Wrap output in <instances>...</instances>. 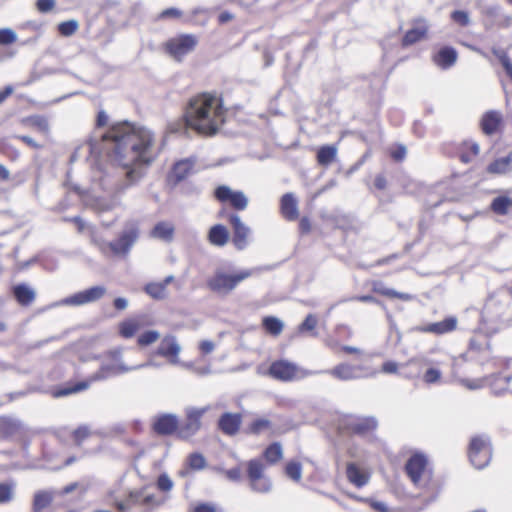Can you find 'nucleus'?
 Masks as SVG:
<instances>
[{
	"label": "nucleus",
	"instance_id": "f257e3e1",
	"mask_svg": "<svg viewBox=\"0 0 512 512\" xmlns=\"http://www.w3.org/2000/svg\"><path fill=\"white\" fill-rule=\"evenodd\" d=\"M89 153L125 169V180L117 184L115 195L94 198L91 209L99 217L112 212L120 205L119 195L136 185L145 175V167L151 165L160 153L154 133L129 122L114 124L99 137L93 136L87 144Z\"/></svg>",
	"mask_w": 512,
	"mask_h": 512
},
{
	"label": "nucleus",
	"instance_id": "f03ea898",
	"mask_svg": "<svg viewBox=\"0 0 512 512\" xmlns=\"http://www.w3.org/2000/svg\"><path fill=\"white\" fill-rule=\"evenodd\" d=\"M226 110L222 99L212 93H201L188 102L183 119L169 125L171 133L188 134L193 129L198 134L215 135L225 122Z\"/></svg>",
	"mask_w": 512,
	"mask_h": 512
},
{
	"label": "nucleus",
	"instance_id": "7ed1b4c3",
	"mask_svg": "<svg viewBox=\"0 0 512 512\" xmlns=\"http://www.w3.org/2000/svg\"><path fill=\"white\" fill-rule=\"evenodd\" d=\"M481 320L489 332H497L512 322V291L501 287L492 292L482 309Z\"/></svg>",
	"mask_w": 512,
	"mask_h": 512
},
{
	"label": "nucleus",
	"instance_id": "20e7f679",
	"mask_svg": "<svg viewBox=\"0 0 512 512\" xmlns=\"http://www.w3.org/2000/svg\"><path fill=\"white\" fill-rule=\"evenodd\" d=\"M405 472L413 485L420 489H429L432 473L427 469V458L421 453L413 454L405 464Z\"/></svg>",
	"mask_w": 512,
	"mask_h": 512
},
{
	"label": "nucleus",
	"instance_id": "39448f33",
	"mask_svg": "<svg viewBox=\"0 0 512 512\" xmlns=\"http://www.w3.org/2000/svg\"><path fill=\"white\" fill-rule=\"evenodd\" d=\"M140 235L139 224L135 220L126 221L118 237L109 242V249L115 256H127Z\"/></svg>",
	"mask_w": 512,
	"mask_h": 512
},
{
	"label": "nucleus",
	"instance_id": "423d86ee",
	"mask_svg": "<svg viewBox=\"0 0 512 512\" xmlns=\"http://www.w3.org/2000/svg\"><path fill=\"white\" fill-rule=\"evenodd\" d=\"M318 373L319 372L316 371L306 370L287 360L274 361L268 369V375L270 377L282 382L298 381Z\"/></svg>",
	"mask_w": 512,
	"mask_h": 512
},
{
	"label": "nucleus",
	"instance_id": "0eeeda50",
	"mask_svg": "<svg viewBox=\"0 0 512 512\" xmlns=\"http://www.w3.org/2000/svg\"><path fill=\"white\" fill-rule=\"evenodd\" d=\"M261 268L244 270L235 275H228L223 272H217L208 280V287L218 293H228L232 291L241 281L247 279L255 272L261 271Z\"/></svg>",
	"mask_w": 512,
	"mask_h": 512
},
{
	"label": "nucleus",
	"instance_id": "6e6552de",
	"mask_svg": "<svg viewBox=\"0 0 512 512\" xmlns=\"http://www.w3.org/2000/svg\"><path fill=\"white\" fill-rule=\"evenodd\" d=\"M472 465L477 469H483L491 460V443L487 436H475L471 439L468 451Z\"/></svg>",
	"mask_w": 512,
	"mask_h": 512
},
{
	"label": "nucleus",
	"instance_id": "1a4fd4ad",
	"mask_svg": "<svg viewBox=\"0 0 512 512\" xmlns=\"http://www.w3.org/2000/svg\"><path fill=\"white\" fill-rule=\"evenodd\" d=\"M210 410V406L185 408V421L177 430V436L181 439L193 437L202 427L201 419Z\"/></svg>",
	"mask_w": 512,
	"mask_h": 512
},
{
	"label": "nucleus",
	"instance_id": "9d476101",
	"mask_svg": "<svg viewBox=\"0 0 512 512\" xmlns=\"http://www.w3.org/2000/svg\"><path fill=\"white\" fill-rule=\"evenodd\" d=\"M197 44L193 35H180L168 40L165 44L166 51L176 60L181 61L188 53L192 52Z\"/></svg>",
	"mask_w": 512,
	"mask_h": 512
},
{
	"label": "nucleus",
	"instance_id": "9b49d317",
	"mask_svg": "<svg viewBox=\"0 0 512 512\" xmlns=\"http://www.w3.org/2000/svg\"><path fill=\"white\" fill-rule=\"evenodd\" d=\"M105 294L106 288L104 286H93L64 298L61 304L66 306H82L100 300Z\"/></svg>",
	"mask_w": 512,
	"mask_h": 512
},
{
	"label": "nucleus",
	"instance_id": "f8f14e48",
	"mask_svg": "<svg viewBox=\"0 0 512 512\" xmlns=\"http://www.w3.org/2000/svg\"><path fill=\"white\" fill-rule=\"evenodd\" d=\"M214 195L220 202H229L236 210H245L248 206V198L242 191H232L230 187L221 185L216 188Z\"/></svg>",
	"mask_w": 512,
	"mask_h": 512
},
{
	"label": "nucleus",
	"instance_id": "ddd939ff",
	"mask_svg": "<svg viewBox=\"0 0 512 512\" xmlns=\"http://www.w3.org/2000/svg\"><path fill=\"white\" fill-rule=\"evenodd\" d=\"M138 367H129L124 365L123 363H109L103 361L100 365V368L93 374H91L92 381H104L111 377L132 371L137 370Z\"/></svg>",
	"mask_w": 512,
	"mask_h": 512
},
{
	"label": "nucleus",
	"instance_id": "4468645a",
	"mask_svg": "<svg viewBox=\"0 0 512 512\" xmlns=\"http://www.w3.org/2000/svg\"><path fill=\"white\" fill-rule=\"evenodd\" d=\"M229 222L233 229V244L238 250H243L248 245V237L250 235V228L244 224L237 214L229 216Z\"/></svg>",
	"mask_w": 512,
	"mask_h": 512
},
{
	"label": "nucleus",
	"instance_id": "2eb2a0df",
	"mask_svg": "<svg viewBox=\"0 0 512 512\" xmlns=\"http://www.w3.org/2000/svg\"><path fill=\"white\" fill-rule=\"evenodd\" d=\"M412 24L413 27L405 33L402 39V46L404 47L413 45L424 39L428 32L429 24L425 18L414 19Z\"/></svg>",
	"mask_w": 512,
	"mask_h": 512
},
{
	"label": "nucleus",
	"instance_id": "dca6fc26",
	"mask_svg": "<svg viewBox=\"0 0 512 512\" xmlns=\"http://www.w3.org/2000/svg\"><path fill=\"white\" fill-rule=\"evenodd\" d=\"M197 163V158L194 156L181 159L177 161L172 168L170 173V179H172L175 184L185 180L192 173H194V167Z\"/></svg>",
	"mask_w": 512,
	"mask_h": 512
},
{
	"label": "nucleus",
	"instance_id": "f3484780",
	"mask_svg": "<svg viewBox=\"0 0 512 512\" xmlns=\"http://www.w3.org/2000/svg\"><path fill=\"white\" fill-rule=\"evenodd\" d=\"M181 351V347L178 344L176 337L173 335H167L165 336L162 341L160 342L156 354L170 358V363L172 364H178L179 359L178 355Z\"/></svg>",
	"mask_w": 512,
	"mask_h": 512
},
{
	"label": "nucleus",
	"instance_id": "a211bd4d",
	"mask_svg": "<svg viewBox=\"0 0 512 512\" xmlns=\"http://www.w3.org/2000/svg\"><path fill=\"white\" fill-rule=\"evenodd\" d=\"M242 424V415L240 413H223L218 420V428L227 436H234L239 432Z\"/></svg>",
	"mask_w": 512,
	"mask_h": 512
},
{
	"label": "nucleus",
	"instance_id": "6ab92c4d",
	"mask_svg": "<svg viewBox=\"0 0 512 512\" xmlns=\"http://www.w3.org/2000/svg\"><path fill=\"white\" fill-rule=\"evenodd\" d=\"M457 323V318L455 316H450L442 321L418 327L417 330L424 333L443 335L454 331L457 328Z\"/></svg>",
	"mask_w": 512,
	"mask_h": 512
},
{
	"label": "nucleus",
	"instance_id": "aec40b11",
	"mask_svg": "<svg viewBox=\"0 0 512 512\" xmlns=\"http://www.w3.org/2000/svg\"><path fill=\"white\" fill-rule=\"evenodd\" d=\"M178 428V418L174 414L161 415L153 424L154 431L159 435H171L172 433L177 432Z\"/></svg>",
	"mask_w": 512,
	"mask_h": 512
},
{
	"label": "nucleus",
	"instance_id": "412c9836",
	"mask_svg": "<svg viewBox=\"0 0 512 512\" xmlns=\"http://www.w3.org/2000/svg\"><path fill=\"white\" fill-rule=\"evenodd\" d=\"M280 209L286 220L294 221L298 218V202L293 193H286L281 197Z\"/></svg>",
	"mask_w": 512,
	"mask_h": 512
},
{
	"label": "nucleus",
	"instance_id": "4be33fe9",
	"mask_svg": "<svg viewBox=\"0 0 512 512\" xmlns=\"http://www.w3.org/2000/svg\"><path fill=\"white\" fill-rule=\"evenodd\" d=\"M486 379V384L491 387L494 394L500 395L505 391L512 393V375L495 374Z\"/></svg>",
	"mask_w": 512,
	"mask_h": 512
},
{
	"label": "nucleus",
	"instance_id": "5701e85b",
	"mask_svg": "<svg viewBox=\"0 0 512 512\" xmlns=\"http://www.w3.org/2000/svg\"><path fill=\"white\" fill-rule=\"evenodd\" d=\"M378 422L374 417L353 418L349 420V429L358 435H365L376 429Z\"/></svg>",
	"mask_w": 512,
	"mask_h": 512
},
{
	"label": "nucleus",
	"instance_id": "b1692460",
	"mask_svg": "<svg viewBox=\"0 0 512 512\" xmlns=\"http://www.w3.org/2000/svg\"><path fill=\"white\" fill-rule=\"evenodd\" d=\"M318 372H319L318 374L329 373L333 377H335L339 380H342V381L352 380V379H356L359 377V374L357 373L358 368L353 365L347 364V363H341V364L335 366L331 370L318 371Z\"/></svg>",
	"mask_w": 512,
	"mask_h": 512
},
{
	"label": "nucleus",
	"instance_id": "393cba45",
	"mask_svg": "<svg viewBox=\"0 0 512 512\" xmlns=\"http://www.w3.org/2000/svg\"><path fill=\"white\" fill-rule=\"evenodd\" d=\"M486 171L492 175H505L512 172V150L503 157L495 159L491 162Z\"/></svg>",
	"mask_w": 512,
	"mask_h": 512
},
{
	"label": "nucleus",
	"instance_id": "a878e982",
	"mask_svg": "<svg viewBox=\"0 0 512 512\" xmlns=\"http://www.w3.org/2000/svg\"><path fill=\"white\" fill-rule=\"evenodd\" d=\"M13 295L21 306L31 305L35 298V290L25 283L17 284L12 289Z\"/></svg>",
	"mask_w": 512,
	"mask_h": 512
},
{
	"label": "nucleus",
	"instance_id": "bb28decb",
	"mask_svg": "<svg viewBox=\"0 0 512 512\" xmlns=\"http://www.w3.org/2000/svg\"><path fill=\"white\" fill-rule=\"evenodd\" d=\"M502 122V115L498 111H488L481 119V129L486 135L494 134Z\"/></svg>",
	"mask_w": 512,
	"mask_h": 512
},
{
	"label": "nucleus",
	"instance_id": "cd10ccee",
	"mask_svg": "<svg viewBox=\"0 0 512 512\" xmlns=\"http://www.w3.org/2000/svg\"><path fill=\"white\" fill-rule=\"evenodd\" d=\"M348 480L356 487H363L369 481V474L360 469L355 463H348L346 468Z\"/></svg>",
	"mask_w": 512,
	"mask_h": 512
},
{
	"label": "nucleus",
	"instance_id": "c85d7f7f",
	"mask_svg": "<svg viewBox=\"0 0 512 512\" xmlns=\"http://www.w3.org/2000/svg\"><path fill=\"white\" fill-rule=\"evenodd\" d=\"M174 231L175 228L173 224L166 221H161L158 222L151 230L150 236L165 242H171L174 237Z\"/></svg>",
	"mask_w": 512,
	"mask_h": 512
},
{
	"label": "nucleus",
	"instance_id": "c756f323",
	"mask_svg": "<svg viewBox=\"0 0 512 512\" xmlns=\"http://www.w3.org/2000/svg\"><path fill=\"white\" fill-rule=\"evenodd\" d=\"M457 60V52L452 47H444L434 56L435 63L443 68L447 69L455 64Z\"/></svg>",
	"mask_w": 512,
	"mask_h": 512
},
{
	"label": "nucleus",
	"instance_id": "7c9ffc66",
	"mask_svg": "<svg viewBox=\"0 0 512 512\" xmlns=\"http://www.w3.org/2000/svg\"><path fill=\"white\" fill-rule=\"evenodd\" d=\"M208 240L212 245L222 247L229 240V232L224 225L216 224L210 228Z\"/></svg>",
	"mask_w": 512,
	"mask_h": 512
},
{
	"label": "nucleus",
	"instance_id": "2f4dec72",
	"mask_svg": "<svg viewBox=\"0 0 512 512\" xmlns=\"http://www.w3.org/2000/svg\"><path fill=\"white\" fill-rule=\"evenodd\" d=\"M143 495V489L130 491L124 500H114V504L118 511L127 512L133 506L140 505V499Z\"/></svg>",
	"mask_w": 512,
	"mask_h": 512
},
{
	"label": "nucleus",
	"instance_id": "473e14b6",
	"mask_svg": "<svg viewBox=\"0 0 512 512\" xmlns=\"http://www.w3.org/2000/svg\"><path fill=\"white\" fill-rule=\"evenodd\" d=\"M337 154V149L334 146L326 145L322 146L317 152V161L320 165H330Z\"/></svg>",
	"mask_w": 512,
	"mask_h": 512
},
{
	"label": "nucleus",
	"instance_id": "72a5a7b5",
	"mask_svg": "<svg viewBox=\"0 0 512 512\" xmlns=\"http://www.w3.org/2000/svg\"><path fill=\"white\" fill-rule=\"evenodd\" d=\"M491 210L498 215H506L512 207V199L507 196H498L491 202Z\"/></svg>",
	"mask_w": 512,
	"mask_h": 512
},
{
	"label": "nucleus",
	"instance_id": "f704fd0d",
	"mask_svg": "<svg viewBox=\"0 0 512 512\" xmlns=\"http://www.w3.org/2000/svg\"><path fill=\"white\" fill-rule=\"evenodd\" d=\"M144 291L155 300H163L168 296L167 289L164 288L161 282L147 283Z\"/></svg>",
	"mask_w": 512,
	"mask_h": 512
},
{
	"label": "nucleus",
	"instance_id": "c9c22d12",
	"mask_svg": "<svg viewBox=\"0 0 512 512\" xmlns=\"http://www.w3.org/2000/svg\"><path fill=\"white\" fill-rule=\"evenodd\" d=\"M264 464L259 459H252L247 463V476L249 481L264 477Z\"/></svg>",
	"mask_w": 512,
	"mask_h": 512
},
{
	"label": "nucleus",
	"instance_id": "e433bc0d",
	"mask_svg": "<svg viewBox=\"0 0 512 512\" xmlns=\"http://www.w3.org/2000/svg\"><path fill=\"white\" fill-rule=\"evenodd\" d=\"M263 326L268 333L277 336L282 332L284 324L276 317L267 316L263 319Z\"/></svg>",
	"mask_w": 512,
	"mask_h": 512
},
{
	"label": "nucleus",
	"instance_id": "4c0bfd02",
	"mask_svg": "<svg viewBox=\"0 0 512 512\" xmlns=\"http://www.w3.org/2000/svg\"><path fill=\"white\" fill-rule=\"evenodd\" d=\"M52 502V496L48 492L40 491L35 494L33 501V509L35 512H40L47 508Z\"/></svg>",
	"mask_w": 512,
	"mask_h": 512
},
{
	"label": "nucleus",
	"instance_id": "58836bf2",
	"mask_svg": "<svg viewBox=\"0 0 512 512\" xmlns=\"http://www.w3.org/2000/svg\"><path fill=\"white\" fill-rule=\"evenodd\" d=\"M250 482V488L252 491L256 493H268L272 489V482L271 480L264 476L261 478H256V480H251Z\"/></svg>",
	"mask_w": 512,
	"mask_h": 512
},
{
	"label": "nucleus",
	"instance_id": "ea45409f",
	"mask_svg": "<svg viewBox=\"0 0 512 512\" xmlns=\"http://www.w3.org/2000/svg\"><path fill=\"white\" fill-rule=\"evenodd\" d=\"M282 447L280 443L275 442L269 445L264 451V457L269 463H276L282 458Z\"/></svg>",
	"mask_w": 512,
	"mask_h": 512
},
{
	"label": "nucleus",
	"instance_id": "a19ab883",
	"mask_svg": "<svg viewBox=\"0 0 512 512\" xmlns=\"http://www.w3.org/2000/svg\"><path fill=\"white\" fill-rule=\"evenodd\" d=\"M493 54L498 58L507 76L512 80V60L502 49H494Z\"/></svg>",
	"mask_w": 512,
	"mask_h": 512
},
{
	"label": "nucleus",
	"instance_id": "79ce46f5",
	"mask_svg": "<svg viewBox=\"0 0 512 512\" xmlns=\"http://www.w3.org/2000/svg\"><path fill=\"white\" fill-rule=\"evenodd\" d=\"M95 381L91 380V375L84 381H80L74 386L66 389H62L56 393L57 396H66L72 393H77L83 390H86L92 383Z\"/></svg>",
	"mask_w": 512,
	"mask_h": 512
},
{
	"label": "nucleus",
	"instance_id": "37998d69",
	"mask_svg": "<svg viewBox=\"0 0 512 512\" xmlns=\"http://www.w3.org/2000/svg\"><path fill=\"white\" fill-rule=\"evenodd\" d=\"M139 329V325L134 320H127L120 324V334L124 338H131Z\"/></svg>",
	"mask_w": 512,
	"mask_h": 512
},
{
	"label": "nucleus",
	"instance_id": "c03bdc74",
	"mask_svg": "<svg viewBox=\"0 0 512 512\" xmlns=\"http://www.w3.org/2000/svg\"><path fill=\"white\" fill-rule=\"evenodd\" d=\"M206 464V459L201 453H192L188 457V465L193 470H202Z\"/></svg>",
	"mask_w": 512,
	"mask_h": 512
},
{
	"label": "nucleus",
	"instance_id": "a18cd8bd",
	"mask_svg": "<svg viewBox=\"0 0 512 512\" xmlns=\"http://www.w3.org/2000/svg\"><path fill=\"white\" fill-rule=\"evenodd\" d=\"M79 27L78 21L76 20H68L61 22L58 25V31L63 36H71L73 35Z\"/></svg>",
	"mask_w": 512,
	"mask_h": 512
},
{
	"label": "nucleus",
	"instance_id": "49530a36",
	"mask_svg": "<svg viewBox=\"0 0 512 512\" xmlns=\"http://www.w3.org/2000/svg\"><path fill=\"white\" fill-rule=\"evenodd\" d=\"M285 472L289 478L298 482L302 477V466L299 462H290L287 464Z\"/></svg>",
	"mask_w": 512,
	"mask_h": 512
},
{
	"label": "nucleus",
	"instance_id": "de8ad7c7",
	"mask_svg": "<svg viewBox=\"0 0 512 512\" xmlns=\"http://www.w3.org/2000/svg\"><path fill=\"white\" fill-rule=\"evenodd\" d=\"M317 317L313 314H308L304 321L298 326L299 333L313 332L317 326Z\"/></svg>",
	"mask_w": 512,
	"mask_h": 512
},
{
	"label": "nucleus",
	"instance_id": "09e8293b",
	"mask_svg": "<svg viewBox=\"0 0 512 512\" xmlns=\"http://www.w3.org/2000/svg\"><path fill=\"white\" fill-rule=\"evenodd\" d=\"M271 427V422L268 419L260 418L253 421L248 431L252 434L258 435L261 432H263L266 429H269Z\"/></svg>",
	"mask_w": 512,
	"mask_h": 512
},
{
	"label": "nucleus",
	"instance_id": "8fccbe9b",
	"mask_svg": "<svg viewBox=\"0 0 512 512\" xmlns=\"http://www.w3.org/2000/svg\"><path fill=\"white\" fill-rule=\"evenodd\" d=\"M91 432L88 426L81 425L73 432V439L77 446H80L85 439L90 436Z\"/></svg>",
	"mask_w": 512,
	"mask_h": 512
},
{
	"label": "nucleus",
	"instance_id": "3c124183",
	"mask_svg": "<svg viewBox=\"0 0 512 512\" xmlns=\"http://www.w3.org/2000/svg\"><path fill=\"white\" fill-rule=\"evenodd\" d=\"M160 334L155 330H149L141 334L138 338V344L141 346H147L158 340Z\"/></svg>",
	"mask_w": 512,
	"mask_h": 512
},
{
	"label": "nucleus",
	"instance_id": "603ef678",
	"mask_svg": "<svg viewBox=\"0 0 512 512\" xmlns=\"http://www.w3.org/2000/svg\"><path fill=\"white\" fill-rule=\"evenodd\" d=\"M156 486L160 491L169 492L172 490L174 483L166 473H162L157 479Z\"/></svg>",
	"mask_w": 512,
	"mask_h": 512
},
{
	"label": "nucleus",
	"instance_id": "864d4df0",
	"mask_svg": "<svg viewBox=\"0 0 512 512\" xmlns=\"http://www.w3.org/2000/svg\"><path fill=\"white\" fill-rule=\"evenodd\" d=\"M17 35L10 28H3L0 30V44L9 45L16 41Z\"/></svg>",
	"mask_w": 512,
	"mask_h": 512
},
{
	"label": "nucleus",
	"instance_id": "5fc2aeb1",
	"mask_svg": "<svg viewBox=\"0 0 512 512\" xmlns=\"http://www.w3.org/2000/svg\"><path fill=\"white\" fill-rule=\"evenodd\" d=\"M163 503H164V500L158 499L154 494L145 495L143 493V495L140 499V505L147 506L150 508L161 506Z\"/></svg>",
	"mask_w": 512,
	"mask_h": 512
},
{
	"label": "nucleus",
	"instance_id": "6e6d98bb",
	"mask_svg": "<svg viewBox=\"0 0 512 512\" xmlns=\"http://www.w3.org/2000/svg\"><path fill=\"white\" fill-rule=\"evenodd\" d=\"M452 20L462 27L468 26L470 23L469 14L466 11L456 10L451 14Z\"/></svg>",
	"mask_w": 512,
	"mask_h": 512
},
{
	"label": "nucleus",
	"instance_id": "4d7b16f0",
	"mask_svg": "<svg viewBox=\"0 0 512 512\" xmlns=\"http://www.w3.org/2000/svg\"><path fill=\"white\" fill-rule=\"evenodd\" d=\"M441 378L440 370L436 368H429L423 375V379L428 384H434Z\"/></svg>",
	"mask_w": 512,
	"mask_h": 512
},
{
	"label": "nucleus",
	"instance_id": "13d9d810",
	"mask_svg": "<svg viewBox=\"0 0 512 512\" xmlns=\"http://www.w3.org/2000/svg\"><path fill=\"white\" fill-rule=\"evenodd\" d=\"M377 291L380 292L382 295L392 297V298H398V299L405 300V301L411 300V298H412V296L410 294L397 292L393 289L385 288V289H380Z\"/></svg>",
	"mask_w": 512,
	"mask_h": 512
},
{
	"label": "nucleus",
	"instance_id": "bf43d9fd",
	"mask_svg": "<svg viewBox=\"0 0 512 512\" xmlns=\"http://www.w3.org/2000/svg\"><path fill=\"white\" fill-rule=\"evenodd\" d=\"M13 497V487L7 484H0V503H7Z\"/></svg>",
	"mask_w": 512,
	"mask_h": 512
},
{
	"label": "nucleus",
	"instance_id": "052dcab7",
	"mask_svg": "<svg viewBox=\"0 0 512 512\" xmlns=\"http://www.w3.org/2000/svg\"><path fill=\"white\" fill-rule=\"evenodd\" d=\"M91 242L99 249V251L104 254V255H107L108 252L110 251L109 249V242H106L105 240H103L102 238L100 237H97L96 235H92L91 237Z\"/></svg>",
	"mask_w": 512,
	"mask_h": 512
},
{
	"label": "nucleus",
	"instance_id": "680f3d73",
	"mask_svg": "<svg viewBox=\"0 0 512 512\" xmlns=\"http://www.w3.org/2000/svg\"><path fill=\"white\" fill-rule=\"evenodd\" d=\"M486 378L483 379H475V380H469V379H463L461 382L462 384L467 387L470 390H476L484 387L486 385Z\"/></svg>",
	"mask_w": 512,
	"mask_h": 512
},
{
	"label": "nucleus",
	"instance_id": "e2e57ef3",
	"mask_svg": "<svg viewBox=\"0 0 512 512\" xmlns=\"http://www.w3.org/2000/svg\"><path fill=\"white\" fill-rule=\"evenodd\" d=\"M36 6H37V9L41 13H47L54 8L55 1L54 0H37Z\"/></svg>",
	"mask_w": 512,
	"mask_h": 512
},
{
	"label": "nucleus",
	"instance_id": "0e129e2a",
	"mask_svg": "<svg viewBox=\"0 0 512 512\" xmlns=\"http://www.w3.org/2000/svg\"><path fill=\"white\" fill-rule=\"evenodd\" d=\"M32 123L34 126L38 127L43 132H47L49 130L48 121L43 116H36L32 118Z\"/></svg>",
	"mask_w": 512,
	"mask_h": 512
},
{
	"label": "nucleus",
	"instance_id": "69168bd1",
	"mask_svg": "<svg viewBox=\"0 0 512 512\" xmlns=\"http://www.w3.org/2000/svg\"><path fill=\"white\" fill-rule=\"evenodd\" d=\"M16 139H19L21 140L22 142H24L26 145H28L29 147L33 148V149H40L42 148V145H40L39 143H37L33 138H31L30 136H26V135H18V136H15Z\"/></svg>",
	"mask_w": 512,
	"mask_h": 512
},
{
	"label": "nucleus",
	"instance_id": "338daca9",
	"mask_svg": "<svg viewBox=\"0 0 512 512\" xmlns=\"http://www.w3.org/2000/svg\"><path fill=\"white\" fill-rule=\"evenodd\" d=\"M181 15H182V12L179 9L167 8L161 12L160 18H169V17L178 18Z\"/></svg>",
	"mask_w": 512,
	"mask_h": 512
},
{
	"label": "nucleus",
	"instance_id": "774afa93",
	"mask_svg": "<svg viewBox=\"0 0 512 512\" xmlns=\"http://www.w3.org/2000/svg\"><path fill=\"white\" fill-rule=\"evenodd\" d=\"M194 512H216V507L212 503H200L195 506Z\"/></svg>",
	"mask_w": 512,
	"mask_h": 512
}]
</instances>
